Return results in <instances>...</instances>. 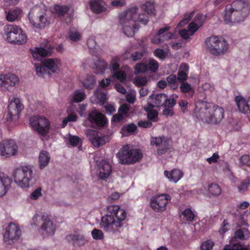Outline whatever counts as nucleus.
<instances>
[{"mask_svg": "<svg viewBox=\"0 0 250 250\" xmlns=\"http://www.w3.org/2000/svg\"><path fill=\"white\" fill-rule=\"evenodd\" d=\"M107 213L101 218L100 228L105 232L112 234H119L123 229V222L126 217V212L116 205L107 207Z\"/></svg>", "mask_w": 250, "mask_h": 250, "instance_id": "f257e3e1", "label": "nucleus"}, {"mask_svg": "<svg viewBox=\"0 0 250 250\" xmlns=\"http://www.w3.org/2000/svg\"><path fill=\"white\" fill-rule=\"evenodd\" d=\"M224 108L217 104L199 101L195 104L194 116L204 123L217 125L224 117Z\"/></svg>", "mask_w": 250, "mask_h": 250, "instance_id": "f03ea898", "label": "nucleus"}, {"mask_svg": "<svg viewBox=\"0 0 250 250\" xmlns=\"http://www.w3.org/2000/svg\"><path fill=\"white\" fill-rule=\"evenodd\" d=\"M250 13V5L241 0H236L226 7L224 20L226 23L243 21Z\"/></svg>", "mask_w": 250, "mask_h": 250, "instance_id": "7ed1b4c3", "label": "nucleus"}, {"mask_svg": "<svg viewBox=\"0 0 250 250\" xmlns=\"http://www.w3.org/2000/svg\"><path fill=\"white\" fill-rule=\"evenodd\" d=\"M28 17L30 22L36 28L43 29L50 23L51 17L44 4H38L32 7Z\"/></svg>", "mask_w": 250, "mask_h": 250, "instance_id": "20e7f679", "label": "nucleus"}, {"mask_svg": "<svg viewBox=\"0 0 250 250\" xmlns=\"http://www.w3.org/2000/svg\"><path fill=\"white\" fill-rule=\"evenodd\" d=\"M137 10V7H134L119 14L120 23L122 26L123 32L128 37L134 36L135 29L139 28L135 21Z\"/></svg>", "mask_w": 250, "mask_h": 250, "instance_id": "39448f33", "label": "nucleus"}, {"mask_svg": "<svg viewBox=\"0 0 250 250\" xmlns=\"http://www.w3.org/2000/svg\"><path fill=\"white\" fill-rule=\"evenodd\" d=\"M205 43L207 50L215 57L224 55L228 51L229 45L222 37L211 36L207 38Z\"/></svg>", "mask_w": 250, "mask_h": 250, "instance_id": "423d86ee", "label": "nucleus"}, {"mask_svg": "<svg viewBox=\"0 0 250 250\" xmlns=\"http://www.w3.org/2000/svg\"><path fill=\"white\" fill-rule=\"evenodd\" d=\"M12 176L15 182L20 187L28 188L35 181L31 166H25L15 169Z\"/></svg>", "mask_w": 250, "mask_h": 250, "instance_id": "0eeeda50", "label": "nucleus"}, {"mask_svg": "<svg viewBox=\"0 0 250 250\" xmlns=\"http://www.w3.org/2000/svg\"><path fill=\"white\" fill-rule=\"evenodd\" d=\"M120 164H133L142 158V153L138 149H131L128 145H124L116 154Z\"/></svg>", "mask_w": 250, "mask_h": 250, "instance_id": "6e6552de", "label": "nucleus"}, {"mask_svg": "<svg viewBox=\"0 0 250 250\" xmlns=\"http://www.w3.org/2000/svg\"><path fill=\"white\" fill-rule=\"evenodd\" d=\"M3 37L9 42L23 44L27 41L26 34L19 26L14 24H8L4 27Z\"/></svg>", "mask_w": 250, "mask_h": 250, "instance_id": "1a4fd4ad", "label": "nucleus"}, {"mask_svg": "<svg viewBox=\"0 0 250 250\" xmlns=\"http://www.w3.org/2000/svg\"><path fill=\"white\" fill-rule=\"evenodd\" d=\"M29 123L33 129L40 135L45 136L49 132L50 123L43 116H32L30 118Z\"/></svg>", "mask_w": 250, "mask_h": 250, "instance_id": "9d476101", "label": "nucleus"}, {"mask_svg": "<svg viewBox=\"0 0 250 250\" xmlns=\"http://www.w3.org/2000/svg\"><path fill=\"white\" fill-rule=\"evenodd\" d=\"M60 63L61 62L58 59H46L42 62L41 65L36 66V73L39 76L42 77L46 74V69L56 73L59 71Z\"/></svg>", "mask_w": 250, "mask_h": 250, "instance_id": "9b49d317", "label": "nucleus"}, {"mask_svg": "<svg viewBox=\"0 0 250 250\" xmlns=\"http://www.w3.org/2000/svg\"><path fill=\"white\" fill-rule=\"evenodd\" d=\"M21 235L19 227L13 223H10L6 228L3 235L4 241L8 245H11L17 241Z\"/></svg>", "mask_w": 250, "mask_h": 250, "instance_id": "f8f14e48", "label": "nucleus"}, {"mask_svg": "<svg viewBox=\"0 0 250 250\" xmlns=\"http://www.w3.org/2000/svg\"><path fill=\"white\" fill-rule=\"evenodd\" d=\"M150 144L156 147L157 153L159 155L165 154L170 148L169 139L164 136L152 137Z\"/></svg>", "mask_w": 250, "mask_h": 250, "instance_id": "ddd939ff", "label": "nucleus"}, {"mask_svg": "<svg viewBox=\"0 0 250 250\" xmlns=\"http://www.w3.org/2000/svg\"><path fill=\"white\" fill-rule=\"evenodd\" d=\"M23 108L20 99L13 98L10 102L7 107V121L13 120L14 119L19 118V115Z\"/></svg>", "mask_w": 250, "mask_h": 250, "instance_id": "4468645a", "label": "nucleus"}, {"mask_svg": "<svg viewBox=\"0 0 250 250\" xmlns=\"http://www.w3.org/2000/svg\"><path fill=\"white\" fill-rule=\"evenodd\" d=\"M39 218L42 222L41 229L48 235H53L56 229V226L53 224L50 216L46 213H43L40 216L37 214L34 216L33 220Z\"/></svg>", "mask_w": 250, "mask_h": 250, "instance_id": "2eb2a0df", "label": "nucleus"}, {"mask_svg": "<svg viewBox=\"0 0 250 250\" xmlns=\"http://www.w3.org/2000/svg\"><path fill=\"white\" fill-rule=\"evenodd\" d=\"M171 199L169 194H161L151 199L150 206L157 212H163L166 209L167 205Z\"/></svg>", "mask_w": 250, "mask_h": 250, "instance_id": "dca6fc26", "label": "nucleus"}, {"mask_svg": "<svg viewBox=\"0 0 250 250\" xmlns=\"http://www.w3.org/2000/svg\"><path fill=\"white\" fill-rule=\"evenodd\" d=\"M18 150V146L13 140H5L0 143V154L5 157L15 155Z\"/></svg>", "mask_w": 250, "mask_h": 250, "instance_id": "f3484780", "label": "nucleus"}, {"mask_svg": "<svg viewBox=\"0 0 250 250\" xmlns=\"http://www.w3.org/2000/svg\"><path fill=\"white\" fill-rule=\"evenodd\" d=\"M87 119L91 124H94L99 127H104L108 123L106 116L99 112L95 108H92L88 113Z\"/></svg>", "mask_w": 250, "mask_h": 250, "instance_id": "a211bd4d", "label": "nucleus"}, {"mask_svg": "<svg viewBox=\"0 0 250 250\" xmlns=\"http://www.w3.org/2000/svg\"><path fill=\"white\" fill-rule=\"evenodd\" d=\"M86 135L95 146L98 147L105 143V137L102 136L101 134L96 130H89L87 131Z\"/></svg>", "mask_w": 250, "mask_h": 250, "instance_id": "6ab92c4d", "label": "nucleus"}, {"mask_svg": "<svg viewBox=\"0 0 250 250\" xmlns=\"http://www.w3.org/2000/svg\"><path fill=\"white\" fill-rule=\"evenodd\" d=\"M235 101L239 111L247 114L250 121V97L246 101L243 97L237 96L235 98Z\"/></svg>", "mask_w": 250, "mask_h": 250, "instance_id": "aec40b11", "label": "nucleus"}, {"mask_svg": "<svg viewBox=\"0 0 250 250\" xmlns=\"http://www.w3.org/2000/svg\"><path fill=\"white\" fill-rule=\"evenodd\" d=\"M149 98L151 100V102L148 103L149 107L152 108L160 107L163 106L164 104L166 103L167 95L164 93L156 95L151 94Z\"/></svg>", "mask_w": 250, "mask_h": 250, "instance_id": "412c9836", "label": "nucleus"}, {"mask_svg": "<svg viewBox=\"0 0 250 250\" xmlns=\"http://www.w3.org/2000/svg\"><path fill=\"white\" fill-rule=\"evenodd\" d=\"M12 181V179L6 174L0 173V197L7 193L11 186Z\"/></svg>", "mask_w": 250, "mask_h": 250, "instance_id": "4be33fe9", "label": "nucleus"}, {"mask_svg": "<svg viewBox=\"0 0 250 250\" xmlns=\"http://www.w3.org/2000/svg\"><path fill=\"white\" fill-rule=\"evenodd\" d=\"M89 4L94 13L100 14L106 10V5L103 0H90Z\"/></svg>", "mask_w": 250, "mask_h": 250, "instance_id": "5701e85b", "label": "nucleus"}, {"mask_svg": "<svg viewBox=\"0 0 250 250\" xmlns=\"http://www.w3.org/2000/svg\"><path fill=\"white\" fill-rule=\"evenodd\" d=\"M222 190L220 186L214 183L208 185L206 189V196L208 198H215L218 197L221 193Z\"/></svg>", "mask_w": 250, "mask_h": 250, "instance_id": "b1692460", "label": "nucleus"}, {"mask_svg": "<svg viewBox=\"0 0 250 250\" xmlns=\"http://www.w3.org/2000/svg\"><path fill=\"white\" fill-rule=\"evenodd\" d=\"M53 49L50 44L47 43L44 47H36L35 51L32 52V56L34 58H37L38 56L42 57L49 55Z\"/></svg>", "mask_w": 250, "mask_h": 250, "instance_id": "393cba45", "label": "nucleus"}, {"mask_svg": "<svg viewBox=\"0 0 250 250\" xmlns=\"http://www.w3.org/2000/svg\"><path fill=\"white\" fill-rule=\"evenodd\" d=\"M165 176L171 182L177 183L183 176V172L179 169H174L171 171L165 170Z\"/></svg>", "mask_w": 250, "mask_h": 250, "instance_id": "a878e982", "label": "nucleus"}, {"mask_svg": "<svg viewBox=\"0 0 250 250\" xmlns=\"http://www.w3.org/2000/svg\"><path fill=\"white\" fill-rule=\"evenodd\" d=\"M96 56L97 60L94 62L92 67L95 69L96 73L104 74L107 68L108 64L105 61L102 60L97 55Z\"/></svg>", "mask_w": 250, "mask_h": 250, "instance_id": "bb28decb", "label": "nucleus"}, {"mask_svg": "<svg viewBox=\"0 0 250 250\" xmlns=\"http://www.w3.org/2000/svg\"><path fill=\"white\" fill-rule=\"evenodd\" d=\"M189 66L186 63H182L177 74V80L181 83L185 82L188 77Z\"/></svg>", "mask_w": 250, "mask_h": 250, "instance_id": "cd10ccee", "label": "nucleus"}, {"mask_svg": "<svg viewBox=\"0 0 250 250\" xmlns=\"http://www.w3.org/2000/svg\"><path fill=\"white\" fill-rule=\"evenodd\" d=\"M19 82L18 77L11 73L4 75V88L8 89L10 87L14 86L17 83Z\"/></svg>", "mask_w": 250, "mask_h": 250, "instance_id": "c85d7f7f", "label": "nucleus"}, {"mask_svg": "<svg viewBox=\"0 0 250 250\" xmlns=\"http://www.w3.org/2000/svg\"><path fill=\"white\" fill-rule=\"evenodd\" d=\"M111 173V167L108 163H104L99 168V177L101 179H106Z\"/></svg>", "mask_w": 250, "mask_h": 250, "instance_id": "c756f323", "label": "nucleus"}, {"mask_svg": "<svg viewBox=\"0 0 250 250\" xmlns=\"http://www.w3.org/2000/svg\"><path fill=\"white\" fill-rule=\"evenodd\" d=\"M50 160V157L49 154L46 151H41L39 156V161L40 169H42L45 167H46L48 165Z\"/></svg>", "mask_w": 250, "mask_h": 250, "instance_id": "7c9ffc66", "label": "nucleus"}, {"mask_svg": "<svg viewBox=\"0 0 250 250\" xmlns=\"http://www.w3.org/2000/svg\"><path fill=\"white\" fill-rule=\"evenodd\" d=\"M180 88L181 92L184 93H187V97L188 98H192L195 90L191 84L188 82H183L181 83Z\"/></svg>", "mask_w": 250, "mask_h": 250, "instance_id": "2f4dec72", "label": "nucleus"}, {"mask_svg": "<svg viewBox=\"0 0 250 250\" xmlns=\"http://www.w3.org/2000/svg\"><path fill=\"white\" fill-rule=\"evenodd\" d=\"M170 29L169 26H166L160 28L157 33L152 38L151 42L153 44H160L163 42L162 39V35L166 31H168Z\"/></svg>", "mask_w": 250, "mask_h": 250, "instance_id": "473e14b6", "label": "nucleus"}, {"mask_svg": "<svg viewBox=\"0 0 250 250\" xmlns=\"http://www.w3.org/2000/svg\"><path fill=\"white\" fill-rule=\"evenodd\" d=\"M69 241L73 242V244L83 246L85 243V239L83 236L76 234H70L67 236Z\"/></svg>", "mask_w": 250, "mask_h": 250, "instance_id": "72a5a7b5", "label": "nucleus"}, {"mask_svg": "<svg viewBox=\"0 0 250 250\" xmlns=\"http://www.w3.org/2000/svg\"><path fill=\"white\" fill-rule=\"evenodd\" d=\"M70 7L66 5L55 4L54 10L58 17L64 16L69 11Z\"/></svg>", "mask_w": 250, "mask_h": 250, "instance_id": "f704fd0d", "label": "nucleus"}, {"mask_svg": "<svg viewBox=\"0 0 250 250\" xmlns=\"http://www.w3.org/2000/svg\"><path fill=\"white\" fill-rule=\"evenodd\" d=\"M87 45L92 55L96 56L99 47L95 39L92 37L89 38L87 41Z\"/></svg>", "mask_w": 250, "mask_h": 250, "instance_id": "c9c22d12", "label": "nucleus"}, {"mask_svg": "<svg viewBox=\"0 0 250 250\" xmlns=\"http://www.w3.org/2000/svg\"><path fill=\"white\" fill-rule=\"evenodd\" d=\"M95 84V78L93 75H87L85 79L83 82L84 87L88 89H91L94 87Z\"/></svg>", "mask_w": 250, "mask_h": 250, "instance_id": "e433bc0d", "label": "nucleus"}, {"mask_svg": "<svg viewBox=\"0 0 250 250\" xmlns=\"http://www.w3.org/2000/svg\"><path fill=\"white\" fill-rule=\"evenodd\" d=\"M21 13V11L18 8L10 10L6 15V19L9 21H13L18 18Z\"/></svg>", "mask_w": 250, "mask_h": 250, "instance_id": "4c0bfd02", "label": "nucleus"}, {"mask_svg": "<svg viewBox=\"0 0 250 250\" xmlns=\"http://www.w3.org/2000/svg\"><path fill=\"white\" fill-rule=\"evenodd\" d=\"M147 65L148 71H150L152 72H156L159 67V64L158 62L154 59L150 58Z\"/></svg>", "mask_w": 250, "mask_h": 250, "instance_id": "58836bf2", "label": "nucleus"}, {"mask_svg": "<svg viewBox=\"0 0 250 250\" xmlns=\"http://www.w3.org/2000/svg\"><path fill=\"white\" fill-rule=\"evenodd\" d=\"M182 215L186 220L188 222H192L195 217V214L190 208H186L182 212Z\"/></svg>", "mask_w": 250, "mask_h": 250, "instance_id": "ea45409f", "label": "nucleus"}, {"mask_svg": "<svg viewBox=\"0 0 250 250\" xmlns=\"http://www.w3.org/2000/svg\"><path fill=\"white\" fill-rule=\"evenodd\" d=\"M112 77L121 82H124L126 79V74L124 71L119 69L112 72Z\"/></svg>", "mask_w": 250, "mask_h": 250, "instance_id": "a19ab883", "label": "nucleus"}, {"mask_svg": "<svg viewBox=\"0 0 250 250\" xmlns=\"http://www.w3.org/2000/svg\"><path fill=\"white\" fill-rule=\"evenodd\" d=\"M120 59L118 56H115L113 57L111 60L109 66L110 69L112 72L118 70L120 68Z\"/></svg>", "mask_w": 250, "mask_h": 250, "instance_id": "79ce46f5", "label": "nucleus"}, {"mask_svg": "<svg viewBox=\"0 0 250 250\" xmlns=\"http://www.w3.org/2000/svg\"><path fill=\"white\" fill-rule=\"evenodd\" d=\"M167 84L173 89L175 90L178 87L177 77L175 75H170L167 78Z\"/></svg>", "mask_w": 250, "mask_h": 250, "instance_id": "37998d69", "label": "nucleus"}, {"mask_svg": "<svg viewBox=\"0 0 250 250\" xmlns=\"http://www.w3.org/2000/svg\"><path fill=\"white\" fill-rule=\"evenodd\" d=\"M143 10L147 15L154 14L155 9L153 2H146L142 6Z\"/></svg>", "mask_w": 250, "mask_h": 250, "instance_id": "c03bdc74", "label": "nucleus"}, {"mask_svg": "<svg viewBox=\"0 0 250 250\" xmlns=\"http://www.w3.org/2000/svg\"><path fill=\"white\" fill-rule=\"evenodd\" d=\"M147 71V65L145 63H138L135 66V72L136 74L145 73Z\"/></svg>", "mask_w": 250, "mask_h": 250, "instance_id": "a18cd8bd", "label": "nucleus"}, {"mask_svg": "<svg viewBox=\"0 0 250 250\" xmlns=\"http://www.w3.org/2000/svg\"><path fill=\"white\" fill-rule=\"evenodd\" d=\"M68 35L69 39L73 42H77L81 38V34L77 31L69 30Z\"/></svg>", "mask_w": 250, "mask_h": 250, "instance_id": "49530a36", "label": "nucleus"}, {"mask_svg": "<svg viewBox=\"0 0 250 250\" xmlns=\"http://www.w3.org/2000/svg\"><path fill=\"white\" fill-rule=\"evenodd\" d=\"M85 94L84 91H76L74 93L73 100L75 102H81L85 98Z\"/></svg>", "mask_w": 250, "mask_h": 250, "instance_id": "de8ad7c7", "label": "nucleus"}, {"mask_svg": "<svg viewBox=\"0 0 250 250\" xmlns=\"http://www.w3.org/2000/svg\"><path fill=\"white\" fill-rule=\"evenodd\" d=\"M138 10L137 11V12ZM148 17L147 15L146 14H140L138 16L137 15L136 19L135 21H136V23L137 22L141 23L144 25L147 24L148 22Z\"/></svg>", "mask_w": 250, "mask_h": 250, "instance_id": "09e8293b", "label": "nucleus"}, {"mask_svg": "<svg viewBox=\"0 0 250 250\" xmlns=\"http://www.w3.org/2000/svg\"><path fill=\"white\" fill-rule=\"evenodd\" d=\"M214 245V243L210 240H208L203 242L200 246L201 250H211Z\"/></svg>", "mask_w": 250, "mask_h": 250, "instance_id": "8fccbe9b", "label": "nucleus"}, {"mask_svg": "<svg viewBox=\"0 0 250 250\" xmlns=\"http://www.w3.org/2000/svg\"><path fill=\"white\" fill-rule=\"evenodd\" d=\"M154 55L161 60H164L167 57L166 52L162 49L156 48L153 52Z\"/></svg>", "mask_w": 250, "mask_h": 250, "instance_id": "3c124183", "label": "nucleus"}, {"mask_svg": "<svg viewBox=\"0 0 250 250\" xmlns=\"http://www.w3.org/2000/svg\"><path fill=\"white\" fill-rule=\"evenodd\" d=\"M194 15V12H191L189 13H186L184 16V19L179 23L178 25L180 26H184L190 21Z\"/></svg>", "mask_w": 250, "mask_h": 250, "instance_id": "603ef678", "label": "nucleus"}, {"mask_svg": "<svg viewBox=\"0 0 250 250\" xmlns=\"http://www.w3.org/2000/svg\"><path fill=\"white\" fill-rule=\"evenodd\" d=\"M92 237L95 240H101L104 238V233L101 229H95L91 232Z\"/></svg>", "mask_w": 250, "mask_h": 250, "instance_id": "864d4df0", "label": "nucleus"}, {"mask_svg": "<svg viewBox=\"0 0 250 250\" xmlns=\"http://www.w3.org/2000/svg\"><path fill=\"white\" fill-rule=\"evenodd\" d=\"M200 27L195 21L191 22L188 25V30L190 36H192L198 30Z\"/></svg>", "mask_w": 250, "mask_h": 250, "instance_id": "5fc2aeb1", "label": "nucleus"}, {"mask_svg": "<svg viewBox=\"0 0 250 250\" xmlns=\"http://www.w3.org/2000/svg\"><path fill=\"white\" fill-rule=\"evenodd\" d=\"M134 83L137 86L141 87L147 83V80L146 77H138L135 78Z\"/></svg>", "mask_w": 250, "mask_h": 250, "instance_id": "6e6d98bb", "label": "nucleus"}, {"mask_svg": "<svg viewBox=\"0 0 250 250\" xmlns=\"http://www.w3.org/2000/svg\"><path fill=\"white\" fill-rule=\"evenodd\" d=\"M205 20V17L203 15L197 14L195 16L193 21H195V23L200 27L203 24Z\"/></svg>", "mask_w": 250, "mask_h": 250, "instance_id": "4d7b16f0", "label": "nucleus"}, {"mask_svg": "<svg viewBox=\"0 0 250 250\" xmlns=\"http://www.w3.org/2000/svg\"><path fill=\"white\" fill-rule=\"evenodd\" d=\"M158 115V112L154 110H151L147 112L148 119L153 122L157 121Z\"/></svg>", "mask_w": 250, "mask_h": 250, "instance_id": "13d9d810", "label": "nucleus"}, {"mask_svg": "<svg viewBox=\"0 0 250 250\" xmlns=\"http://www.w3.org/2000/svg\"><path fill=\"white\" fill-rule=\"evenodd\" d=\"M144 53L142 51H136L132 53L130 56L131 59L135 62L140 60L143 57Z\"/></svg>", "mask_w": 250, "mask_h": 250, "instance_id": "bf43d9fd", "label": "nucleus"}, {"mask_svg": "<svg viewBox=\"0 0 250 250\" xmlns=\"http://www.w3.org/2000/svg\"><path fill=\"white\" fill-rule=\"evenodd\" d=\"M105 113L109 115L113 114L116 111V108L113 104H107L104 106Z\"/></svg>", "mask_w": 250, "mask_h": 250, "instance_id": "052dcab7", "label": "nucleus"}, {"mask_svg": "<svg viewBox=\"0 0 250 250\" xmlns=\"http://www.w3.org/2000/svg\"><path fill=\"white\" fill-rule=\"evenodd\" d=\"M129 105L127 104H123L121 105L118 108V112L124 115L127 114L129 111Z\"/></svg>", "mask_w": 250, "mask_h": 250, "instance_id": "680f3d73", "label": "nucleus"}, {"mask_svg": "<svg viewBox=\"0 0 250 250\" xmlns=\"http://www.w3.org/2000/svg\"><path fill=\"white\" fill-rule=\"evenodd\" d=\"M97 98L98 99L100 104L101 105H103L107 100L106 95L103 92H100L97 95Z\"/></svg>", "mask_w": 250, "mask_h": 250, "instance_id": "e2e57ef3", "label": "nucleus"}, {"mask_svg": "<svg viewBox=\"0 0 250 250\" xmlns=\"http://www.w3.org/2000/svg\"><path fill=\"white\" fill-rule=\"evenodd\" d=\"M139 127L142 128H150L152 126V124L150 121H139L138 122Z\"/></svg>", "mask_w": 250, "mask_h": 250, "instance_id": "0e129e2a", "label": "nucleus"}, {"mask_svg": "<svg viewBox=\"0 0 250 250\" xmlns=\"http://www.w3.org/2000/svg\"><path fill=\"white\" fill-rule=\"evenodd\" d=\"M176 104V100L174 98H168L166 101V103L164 104L163 106L165 107L171 108L173 107Z\"/></svg>", "mask_w": 250, "mask_h": 250, "instance_id": "69168bd1", "label": "nucleus"}, {"mask_svg": "<svg viewBox=\"0 0 250 250\" xmlns=\"http://www.w3.org/2000/svg\"><path fill=\"white\" fill-rule=\"evenodd\" d=\"M41 188H38L34 190L31 194L30 197L32 199L37 200L38 198L42 195Z\"/></svg>", "mask_w": 250, "mask_h": 250, "instance_id": "338daca9", "label": "nucleus"}, {"mask_svg": "<svg viewBox=\"0 0 250 250\" xmlns=\"http://www.w3.org/2000/svg\"><path fill=\"white\" fill-rule=\"evenodd\" d=\"M240 163L242 165L247 166H250V157L248 155H244L242 156L240 159Z\"/></svg>", "mask_w": 250, "mask_h": 250, "instance_id": "774afa93", "label": "nucleus"}]
</instances>
